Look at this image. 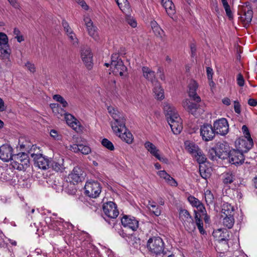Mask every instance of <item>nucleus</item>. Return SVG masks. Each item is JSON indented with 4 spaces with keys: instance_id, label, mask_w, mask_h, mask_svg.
Segmentation results:
<instances>
[{
    "instance_id": "f257e3e1",
    "label": "nucleus",
    "mask_w": 257,
    "mask_h": 257,
    "mask_svg": "<svg viewBox=\"0 0 257 257\" xmlns=\"http://www.w3.org/2000/svg\"><path fill=\"white\" fill-rule=\"evenodd\" d=\"M164 111L172 131L175 135L179 134L182 130V122L176 109L170 104L165 103Z\"/></svg>"
},
{
    "instance_id": "f03ea898",
    "label": "nucleus",
    "mask_w": 257,
    "mask_h": 257,
    "mask_svg": "<svg viewBox=\"0 0 257 257\" xmlns=\"http://www.w3.org/2000/svg\"><path fill=\"white\" fill-rule=\"evenodd\" d=\"M39 148L36 145H33L29 151V155L33 159L36 166L42 170L50 168V161L47 158L40 153Z\"/></svg>"
},
{
    "instance_id": "7ed1b4c3",
    "label": "nucleus",
    "mask_w": 257,
    "mask_h": 257,
    "mask_svg": "<svg viewBox=\"0 0 257 257\" xmlns=\"http://www.w3.org/2000/svg\"><path fill=\"white\" fill-rule=\"evenodd\" d=\"M147 247L151 253L156 255L167 254L164 249V242L159 236L150 238L147 241Z\"/></svg>"
},
{
    "instance_id": "20e7f679",
    "label": "nucleus",
    "mask_w": 257,
    "mask_h": 257,
    "mask_svg": "<svg viewBox=\"0 0 257 257\" xmlns=\"http://www.w3.org/2000/svg\"><path fill=\"white\" fill-rule=\"evenodd\" d=\"M110 68L112 72L115 75L122 76L124 73L126 71L127 68L123 64L120 58H119L118 53H113L111 55Z\"/></svg>"
},
{
    "instance_id": "39448f33",
    "label": "nucleus",
    "mask_w": 257,
    "mask_h": 257,
    "mask_svg": "<svg viewBox=\"0 0 257 257\" xmlns=\"http://www.w3.org/2000/svg\"><path fill=\"white\" fill-rule=\"evenodd\" d=\"M238 14L240 16L239 19L243 24L244 27H246L251 22L253 12L249 4H245V5L238 7Z\"/></svg>"
},
{
    "instance_id": "423d86ee",
    "label": "nucleus",
    "mask_w": 257,
    "mask_h": 257,
    "mask_svg": "<svg viewBox=\"0 0 257 257\" xmlns=\"http://www.w3.org/2000/svg\"><path fill=\"white\" fill-rule=\"evenodd\" d=\"M85 194L91 198L97 197L101 192L100 185L97 181H88L84 186Z\"/></svg>"
},
{
    "instance_id": "0eeeda50",
    "label": "nucleus",
    "mask_w": 257,
    "mask_h": 257,
    "mask_svg": "<svg viewBox=\"0 0 257 257\" xmlns=\"http://www.w3.org/2000/svg\"><path fill=\"white\" fill-rule=\"evenodd\" d=\"M108 111L113 118L114 121L111 122L112 129L116 130V126L120 124V127L123 128L125 118L123 115L113 107L109 106L107 108Z\"/></svg>"
},
{
    "instance_id": "6e6552de",
    "label": "nucleus",
    "mask_w": 257,
    "mask_h": 257,
    "mask_svg": "<svg viewBox=\"0 0 257 257\" xmlns=\"http://www.w3.org/2000/svg\"><path fill=\"white\" fill-rule=\"evenodd\" d=\"M200 102H193L188 99H186L182 102V105L186 110L195 116H198L204 110L201 108Z\"/></svg>"
},
{
    "instance_id": "1a4fd4ad",
    "label": "nucleus",
    "mask_w": 257,
    "mask_h": 257,
    "mask_svg": "<svg viewBox=\"0 0 257 257\" xmlns=\"http://www.w3.org/2000/svg\"><path fill=\"white\" fill-rule=\"evenodd\" d=\"M115 135L122 140L128 144L133 143L134 137L132 133L126 128L125 122H124L123 128L120 127V124L116 126V130L112 129Z\"/></svg>"
},
{
    "instance_id": "9d476101",
    "label": "nucleus",
    "mask_w": 257,
    "mask_h": 257,
    "mask_svg": "<svg viewBox=\"0 0 257 257\" xmlns=\"http://www.w3.org/2000/svg\"><path fill=\"white\" fill-rule=\"evenodd\" d=\"M11 50L8 44V38L6 34L0 32V55L6 59H9Z\"/></svg>"
},
{
    "instance_id": "9b49d317",
    "label": "nucleus",
    "mask_w": 257,
    "mask_h": 257,
    "mask_svg": "<svg viewBox=\"0 0 257 257\" xmlns=\"http://www.w3.org/2000/svg\"><path fill=\"white\" fill-rule=\"evenodd\" d=\"M236 150L242 153L247 152L251 149L253 143L252 139L239 138L235 142Z\"/></svg>"
},
{
    "instance_id": "f8f14e48",
    "label": "nucleus",
    "mask_w": 257,
    "mask_h": 257,
    "mask_svg": "<svg viewBox=\"0 0 257 257\" xmlns=\"http://www.w3.org/2000/svg\"><path fill=\"white\" fill-rule=\"evenodd\" d=\"M213 128L215 133L222 136L225 135L228 133L229 130L228 121L224 118L216 120L213 123Z\"/></svg>"
},
{
    "instance_id": "ddd939ff",
    "label": "nucleus",
    "mask_w": 257,
    "mask_h": 257,
    "mask_svg": "<svg viewBox=\"0 0 257 257\" xmlns=\"http://www.w3.org/2000/svg\"><path fill=\"white\" fill-rule=\"evenodd\" d=\"M85 174L79 167H75L68 176V180L73 185L81 182L84 179Z\"/></svg>"
},
{
    "instance_id": "4468645a",
    "label": "nucleus",
    "mask_w": 257,
    "mask_h": 257,
    "mask_svg": "<svg viewBox=\"0 0 257 257\" xmlns=\"http://www.w3.org/2000/svg\"><path fill=\"white\" fill-rule=\"evenodd\" d=\"M121 224L125 228L136 231L139 227V221L134 216L123 215L121 219Z\"/></svg>"
},
{
    "instance_id": "2eb2a0df",
    "label": "nucleus",
    "mask_w": 257,
    "mask_h": 257,
    "mask_svg": "<svg viewBox=\"0 0 257 257\" xmlns=\"http://www.w3.org/2000/svg\"><path fill=\"white\" fill-rule=\"evenodd\" d=\"M243 153L237 150H232L229 153L227 157L230 163L236 166L241 165L244 160Z\"/></svg>"
},
{
    "instance_id": "dca6fc26",
    "label": "nucleus",
    "mask_w": 257,
    "mask_h": 257,
    "mask_svg": "<svg viewBox=\"0 0 257 257\" xmlns=\"http://www.w3.org/2000/svg\"><path fill=\"white\" fill-rule=\"evenodd\" d=\"M200 135L203 141L208 142L213 140L215 132L211 125L204 124L200 128Z\"/></svg>"
},
{
    "instance_id": "f3484780",
    "label": "nucleus",
    "mask_w": 257,
    "mask_h": 257,
    "mask_svg": "<svg viewBox=\"0 0 257 257\" xmlns=\"http://www.w3.org/2000/svg\"><path fill=\"white\" fill-rule=\"evenodd\" d=\"M214 237L217 238L219 246L224 245L226 247L225 249L228 247L227 241L229 237L228 232L226 229H218L213 232Z\"/></svg>"
},
{
    "instance_id": "a211bd4d",
    "label": "nucleus",
    "mask_w": 257,
    "mask_h": 257,
    "mask_svg": "<svg viewBox=\"0 0 257 257\" xmlns=\"http://www.w3.org/2000/svg\"><path fill=\"white\" fill-rule=\"evenodd\" d=\"M103 211L106 216L111 218H115L119 213L115 204L111 201L103 204Z\"/></svg>"
},
{
    "instance_id": "6ab92c4d",
    "label": "nucleus",
    "mask_w": 257,
    "mask_h": 257,
    "mask_svg": "<svg viewBox=\"0 0 257 257\" xmlns=\"http://www.w3.org/2000/svg\"><path fill=\"white\" fill-rule=\"evenodd\" d=\"M13 148L9 145L5 144L0 147V159L9 162L13 160Z\"/></svg>"
},
{
    "instance_id": "aec40b11",
    "label": "nucleus",
    "mask_w": 257,
    "mask_h": 257,
    "mask_svg": "<svg viewBox=\"0 0 257 257\" xmlns=\"http://www.w3.org/2000/svg\"><path fill=\"white\" fill-rule=\"evenodd\" d=\"M198 85L196 81L194 80H191L188 84V93L189 96L192 99L197 102H201V98L197 94L196 90L198 88Z\"/></svg>"
},
{
    "instance_id": "412c9836",
    "label": "nucleus",
    "mask_w": 257,
    "mask_h": 257,
    "mask_svg": "<svg viewBox=\"0 0 257 257\" xmlns=\"http://www.w3.org/2000/svg\"><path fill=\"white\" fill-rule=\"evenodd\" d=\"M81 58L85 66L90 69L92 65L93 55L91 51L89 48H85L81 50Z\"/></svg>"
},
{
    "instance_id": "4be33fe9",
    "label": "nucleus",
    "mask_w": 257,
    "mask_h": 257,
    "mask_svg": "<svg viewBox=\"0 0 257 257\" xmlns=\"http://www.w3.org/2000/svg\"><path fill=\"white\" fill-rule=\"evenodd\" d=\"M65 119L67 124L74 130L76 132H79L81 131V126L80 122L70 113H65Z\"/></svg>"
},
{
    "instance_id": "5701e85b",
    "label": "nucleus",
    "mask_w": 257,
    "mask_h": 257,
    "mask_svg": "<svg viewBox=\"0 0 257 257\" xmlns=\"http://www.w3.org/2000/svg\"><path fill=\"white\" fill-rule=\"evenodd\" d=\"M28 156L25 153L18 154L14 156V163L16 165L18 164L19 166L17 167L18 169H21L22 168H24L25 166H27L29 163L28 159Z\"/></svg>"
},
{
    "instance_id": "b1692460",
    "label": "nucleus",
    "mask_w": 257,
    "mask_h": 257,
    "mask_svg": "<svg viewBox=\"0 0 257 257\" xmlns=\"http://www.w3.org/2000/svg\"><path fill=\"white\" fill-rule=\"evenodd\" d=\"M84 21L87 28L88 34L95 40L98 39V36L97 32V28L93 25V23L90 18L84 17Z\"/></svg>"
},
{
    "instance_id": "393cba45",
    "label": "nucleus",
    "mask_w": 257,
    "mask_h": 257,
    "mask_svg": "<svg viewBox=\"0 0 257 257\" xmlns=\"http://www.w3.org/2000/svg\"><path fill=\"white\" fill-rule=\"evenodd\" d=\"M64 159L61 156L55 157L50 161V168L56 172H62L65 168L64 166Z\"/></svg>"
},
{
    "instance_id": "a878e982",
    "label": "nucleus",
    "mask_w": 257,
    "mask_h": 257,
    "mask_svg": "<svg viewBox=\"0 0 257 257\" xmlns=\"http://www.w3.org/2000/svg\"><path fill=\"white\" fill-rule=\"evenodd\" d=\"M144 146L147 150L150 153V154L155 157L159 161L162 162L165 161L166 159L163 157H161L159 154V150L153 143L149 141H147L145 143Z\"/></svg>"
},
{
    "instance_id": "bb28decb",
    "label": "nucleus",
    "mask_w": 257,
    "mask_h": 257,
    "mask_svg": "<svg viewBox=\"0 0 257 257\" xmlns=\"http://www.w3.org/2000/svg\"><path fill=\"white\" fill-rule=\"evenodd\" d=\"M158 175L161 178L164 179L167 183L170 185L176 187L178 185L177 182L165 170L159 171L157 172Z\"/></svg>"
},
{
    "instance_id": "cd10ccee",
    "label": "nucleus",
    "mask_w": 257,
    "mask_h": 257,
    "mask_svg": "<svg viewBox=\"0 0 257 257\" xmlns=\"http://www.w3.org/2000/svg\"><path fill=\"white\" fill-rule=\"evenodd\" d=\"M162 6L164 8L168 15L172 18L175 14V6L171 0H163L161 1Z\"/></svg>"
},
{
    "instance_id": "c85d7f7f",
    "label": "nucleus",
    "mask_w": 257,
    "mask_h": 257,
    "mask_svg": "<svg viewBox=\"0 0 257 257\" xmlns=\"http://www.w3.org/2000/svg\"><path fill=\"white\" fill-rule=\"evenodd\" d=\"M184 146L186 151L192 156H194L201 150L196 144L190 141H185Z\"/></svg>"
},
{
    "instance_id": "c756f323",
    "label": "nucleus",
    "mask_w": 257,
    "mask_h": 257,
    "mask_svg": "<svg viewBox=\"0 0 257 257\" xmlns=\"http://www.w3.org/2000/svg\"><path fill=\"white\" fill-rule=\"evenodd\" d=\"M142 72L144 77L148 81H151L153 84H154L156 81L155 73L148 67H143L142 68Z\"/></svg>"
},
{
    "instance_id": "7c9ffc66",
    "label": "nucleus",
    "mask_w": 257,
    "mask_h": 257,
    "mask_svg": "<svg viewBox=\"0 0 257 257\" xmlns=\"http://www.w3.org/2000/svg\"><path fill=\"white\" fill-rule=\"evenodd\" d=\"M215 149L218 158L223 160L227 158L229 153L228 152L227 149L225 148L223 144L218 145Z\"/></svg>"
},
{
    "instance_id": "2f4dec72",
    "label": "nucleus",
    "mask_w": 257,
    "mask_h": 257,
    "mask_svg": "<svg viewBox=\"0 0 257 257\" xmlns=\"http://www.w3.org/2000/svg\"><path fill=\"white\" fill-rule=\"evenodd\" d=\"M153 85L154 86L153 91L155 94V98L158 100H162L164 99V90L160 84L158 82H156Z\"/></svg>"
},
{
    "instance_id": "473e14b6",
    "label": "nucleus",
    "mask_w": 257,
    "mask_h": 257,
    "mask_svg": "<svg viewBox=\"0 0 257 257\" xmlns=\"http://www.w3.org/2000/svg\"><path fill=\"white\" fill-rule=\"evenodd\" d=\"M151 26L155 35L159 38H162L164 36V32L159 24L155 21L151 22Z\"/></svg>"
},
{
    "instance_id": "72a5a7b5",
    "label": "nucleus",
    "mask_w": 257,
    "mask_h": 257,
    "mask_svg": "<svg viewBox=\"0 0 257 257\" xmlns=\"http://www.w3.org/2000/svg\"><path fill=\"white\" fill-rule=\"evenodd\" d=\"M234 209L233 206L228 203H223L222 206L221 213L223 216H233Z\"/></svg>"
},
{
    "instance_id": "f704fd0d",
    "label": "nucleus",
    "mask_w": 257,
    "mask_h": 257,
    "mask_svg": "<svg viewBox=\"0 0 257 257\" xmlns=\"http://www.w3.org/2000/svg\"><path fill=\"white\" fill-rule=\"evenodd\" d=\"M51 108L53 112L56 115L58 118L60 116L64 115L66 113L65 110L60 107L59 104L56 103H51L50 105Z\"/></svg>"
},
{
    "instance_id": "c9c22d12",
    "label": "nucleus",
    "mask_w": 257,
    "mask_h": 257,
    "mask_svg": "<svg viewBox=\"0 0 257 257\" xmlns=\"http://www.w3.org/2000/svg\"><path fill=\"white\" fill-rule=\"evenodd\" d=\"M194 212H195V223L198 227V229L200 233L201 234H204L205 231L203 228V221L200 219L201 215L199 213L197 212L196 211H194Z\"/></svg>"
},
{
    "instance_id": "e433bc0d",
    "label": "nucleus",
    "mask_w": 257,
    "mask_h": 257,
    "mask_svg": "<svg viewBox=\"0 0 257 257\" xmlns=\"http://www.w3.org/2000/svg\"><path fill=\"white\" fill-rule=\"evenodd\" d=\"M148 206L150 211L156 216H159L161 215V208L159 206H157L156 203L155 202L149 200L148 201Z\"/></svg>"
},
{
    "instance_id": "4c0bfd02",
    "label": "nucleus",
    "mask_w": 257,
    "mask_h": 257,
    "mask_svg": "<svg viewBox=\"0 0 257 257\" xmlns=\"http://www.w3.org/2000/svg\"><path fill=\"white\" fill-rule=\"evenodd\" d=\"M119 9L124 13L130 12V6L127 0H115Z\"/></svg>"
},
{
    "instance_id": "58836bf2",
    "label": "nucleus",
    "mask_w": 257,
    "mask_h": 257,
    "mask_svg": "<svg viewBox=\"0 0 257 257\" xmlns=\"http://www.w3.org/2000/svg\"><path fill=\"white\" fill-rule=\"evenodd\" d=\"M222 217H223V224L228 228H231L234 223L233 216H223V215H222Z\"/></svg>"
},
{
    "instance_id": "ea45409f",
    "label": "nucleus",
    "mask_w": 257,
    "mask_h": 257,
    "mask_svg": "<svg viewBox=\"0 0 257 257\" xmlns=\"http://www.w3.org/2000/svg\"><path fill=\"white\" fill-rule=\"evenodd\" d=\"M179 218L183 223L187 221H191V218H192L189 212L185 209L180 210Z\"/></svg>"
},
{
    "instance_id": "a19ab883",
    "label": "nucleus",
    "mask_w": 257,
    "mask_h": 257,
    "mask_svg": "<svg viewBox=\"0 0 257 257\" xmlns=\"http://www.w3.org/2000/svg\"><path fill=\"white\" fill-rule=\"evenodd\" d=\"M234 179V176L231 172H226L223 174V181L225 184H230Z\"/></svg>"
},
{
    "instance_id": "79ce46f5",
    "label": "nucleus",
    "mask_w": 257,
    "mask_h": 257,
    "mask_svg": "<svg viewBox=\"0 0 257 257\" xmlns=\"http://www.w3.org/2000/svg\"><path fill=\"white\" fill-rule=\"evenodd\" d=\"M193 157H195V159L200 164V165H201V164H203L204 163H205L206 160V158L202 153L201 150L199 151L197 154H195Z\"/></svg>"
},
{
    "instance_id": "37998d69",
    "label": "nucleus",
    "mask_w": 257,
    "mask_h": 257,
    "mask_svg": "<svg viewBox=\"0 0 257 257\" xmlns=\"http://www.w3.org/2000/svg\"><path fill=\"white\" fill-rule=\"evenodd\" d=\"M204 197L205 201L208 205L212 204L213 202L214 196L210 190H206L205 191Z\"/></svg>"
},
{
    "instance_id": "c03bdc74",
    "label": "nucleus",
    "mask_w": 257,
    "mask_h": 257,
    "mask_svg": "<svg viewBox=\"0 0 257 257\" xmlns=\"http://www.w3.org/2000/svg\"><path fill=\"white\" fill-rule=\"evenodd\" d=\"M183 224L186 229L189 232H191L195 229V225L192 218L191 221H187Z\"/></svg>"
},
{
    "instance_id": "a18cd8bd",
    "label": "nucleus",
    "mask_w": 257,
    "mask_h": 257,
    "mask_svg": "<svg viewBox=\"0 0 257 257\" xmlns=\"http://www.w3.org/2000/svg\"><path fill=\"white\" fill-rule=\"evenodd\" d=\"M199 172L201 176L205 179H207L210 176V172L209 171V169L207 170L205 169V167L203 165H200L199 167Z\"/></svg>"
},
{
    "instance_id": "49530a36",
    "label": "nucleus",
    "mask_w": 257,
    "mask_h": 257,
    "mask_svg": "<svg viewBox=\"0 0 257 257\" xmlns=\"http://www.w3.org/2000/svg\"><path fill=\"white\" fill-rule=\"evenodd\" d=\"M53 98L55 101L60 103L63 107H66L68 106L67 102L60 95H59V94L54 95L53 96Z\"/></svg>"
},
{
    "instance_id": "de8ad7c7",
    "label": "nucleus",
    "mask_w": 257,
    "mask_h": 257,
    "mask_svg": "<svg viewBox=\"0 0 257 257\" xmlns=\"http://www.w3.org/2000/svg\"><path fill=\"white\" fill-rule=\"evenodd\" d=\"M55 225L57 227L55 229L58 230L60 231H63V228L68 227L70 224L67 222L57 221L55 223Z\"/></svg>"
},
{
    "instance_id": "09e8293b",
    "label": "nucleus",
    "mask_w": 257,
    "mask_h": 257,
    "mask_svg": "<svg viewBox=\"0 0 257 257\" xmlns=\"http://www.w3.org/2000/svg\"><path fill=\"white\" fill-rule=\"evenodd\" d=\"M102 145L110 151H113L114 149V146L112 142L107 139H103L101 141Z\"/></svg>"
},
{
    "instance_id": "8fccbe9b",
    "label": "nucleus",
    "mask_w": 257,
    "mask_h": 257,
    "mask_svg": "<svg viewBox=\"0 0 257 257\" xmlns=\"http://www.w3.org/2000/svg\"><path fill=\"white\" fill-rule=\"evenodd\" d=\"M188 200L189 203L193 206L196 207L201 202L197 198L193 196H190L188 198Z\"/></svg>"
},
{
    "instance_id": "3c124183",
    "label": "nucleus",
    "mask_w": 257,
    "mask_h": 257,
    "mask_svg": "<svg viewBox=\"0 0 257 257\" xmlns=\"http://www.w3.org/2000/svg\"><path fill=\"white\" fill-rule=\"evenodd\" d=\"M79 152H81L82 154L87 155L91 152V149L88 146L80 144L79 145Z\"/></svg>"
},
{
    "instance_id": "603ef678",
    "label": "nucleus",
    "mask_w": 257,
    "mask_h": 257,
    "mask_svg": "<svg viewBox=\"0 0 257 257\" xmlns=\"http://www.w3.org/2000/svg\"><path fill=\"white\" fill-rule=\"evenodd\" d=\"M69 38V41L74 46L78 45V39L76 38V35L73 32L67 35Z\"/></svg>"
},
{
    "instance_id": "864d4df0",
    "label": "nucleus",
    "mask_w": 257,
    "mask_h": 257,
    "mask_svg": "<svg viewBox=\"0 0 257 257\" xmlns=\"http://www.w3.org/2000/svg\"><path fill=\"white\" fill-rule=\"evenodd\" d=\"M50 135L55 140H60L62 139L61 135L55 130H51Z\"/></svg>"
},
{
    "instance_id": "5fc2aeb1",
    "label": "nucleus",
    "mask_w": 257,
    "mask_h": 257,
    "mask_svg": "<svg viewBox=\"0 0 257 257\" xmlns=\"http://www.w3.org/2000/svg\"><path fill=\"white\" fill-rule=\"evenodd\" d=\"M208 157L212 160H216L217 155L216 154V149L212 148L209 150L208 151Z\"/></svg>"
},
{
    "instance_id": "6e6d98bb",
    "label": "nucleus",
    "mask_w": 257,
    "mask_h": 257,
    "mask_svg": "<svg viewBox=\"0 0 257 257\" xmlns=\"http://www.w3.org/2000/svg\"><path fill=\"white\" fill-rule=\"evenodd\" d=\"M26 68L31 73H35L36 71V67L35 64L30 61H27L25 65Z\"/></svg>"
},
{
    "instance_id": "4d7b16f0",
    "label": "nucleus",
    "mask_w": 257,
    "mask_h": 257,
    "mask_svg": "<svg viewBox=\"0 0 257 257\" xmlns=\"http://www.w3.org/2000/svg\"><path fill=\"white\" fill-rule=\"evenodd\" d=\"M126 21L128 24H129L133 28H136L137 26V23L135 19L131 16H127Z\"/></svg>"
},
{
    "instance_id": "13d9d810",
    "label": "nucleus",
    "mask_w": 257,
    "mask_h": 257,
    "mask_svg": "<svg viewBox=\"0 0 257 257\" xmlns=\"http://www.w3.org/2000/svg\"><path fill=\"white\" fill-rule=\"evenodd\" d=\"M242 131L244 135V138L251 139L248 127L243 125L242 127Z\"/></svg>"
},
{
    "instance_id": "bf43d9fd",
    "label": "nucleus",
    "mask_w": 257,
    "mask_h": 257,
    "mask_svg": "<svg viewBox=\"0 0 257 257\" xmlns=\"http://www.w3.org/2000/svg\"><path fill=\"white\" fill-rule=\"evenodd\" d=\"M236 81L237 84L239 86L242 87L244 85V79L243 78L242 75L240 73L238 74L237 76Z\"/></svg>"
},
{
    "instance_id": "052dcab7",
    "label": "nucleus",
    "mask_w": 257,
    "mask_h": 257,
    "mask_svg": "<svg viewBox=\"0 0 257 257\" xmlns=\"http://www.w3.org/2000/svg\"><path fill=\"white\" fill-rule=\"evenodd\" d=\"M223 6L224 9H225L226 15L228 17L229 19H231L232 18V14L228 4H226V5H223Z\"/></svg>"
},
{
    "instance_id": "680f3d73",
    "label": "nucleus",
    "mask_w": 257,
    "mask_h": 257,
    "mask_svg": "<svg viewBox=\"0 0 257 257\" xmlns=\"http://www.w3.org/2000/svg\"><path fill=\"white\" fill-rule=\"evenodd\" d=\"M223 6L224 9H225L226 15L228 17L229 19H231L232 18V14L228 4H226V5H223Z\"/></svg>"
},
{
    "instance_id": "e2e57ef3",
    "label": "nucleus",
    "mask_w": 257,
    "mask_h": 257,
    "mask_svg": "<svg viewBox=\"0 0 257 257\" xmlns=\"http://www.w3.org/2000/svg\"><path fill=\"white\" fill-rule=\"evenodd\" d=\"M234 109L235 112L238 114H240L241 113V106L238 101H234Z\"/></svg>"
},
{
    "instance_id": "0e129e2a",
    "label": "nucleus",
    "mask_w": 257,
    "mask_h": 257,
    "mask_svg": "<svg viewBox=\"0 0 257 257\" xmlns=\"http://www.w3.org/2000/svg\"><path fill=\"white\" fill-rule=\"evenodd\" d=\"M198 211L202 214V215L205 214L206 210L202 203H200L198 206L196 207Z\"/></svg>"
},
{
    "instance_id": "69168bd1",
    "label": "nucleus",
    "mask_w": 257,
    "mask_h": 257,
    "mask_svg": "<svg viewBox=\"0 0 257 257\" xmlns=\"http://www.w3.org/2000/svg\"><path fill=\"white\" fill-rule=\"evenodd\" d=\"M70 149L75 153H78L80 151L79 145L73 144L71 145Z\"/></svg>"
},
{
    "instance_id": "338daca9",
    "label": "nucleus",
    "mask_w": 257,
    "mask_h": 257,
    "mask_svg": "<svg viewBox=\"0 0 257 257\" xmlns=\"http://www.w3.org/2000/svg\"><path fill=\"white\" fill-rule=\"evenodd\" d=\"M75 1L84 10H87L88 9V6L83 0H75Z\"/></svg>"
},
{
    "instance_id": "774afa93",
    "label": "nucleus",
    "mask_w": 257,
    "mask_h": 257,
    "mask_svg": "<svg viewBox=\"0 0 257 257\" xmlns=\"http://www.w3.org/2000/svg\"><path fill=\"white\" fill-rule=\"evenodd\" d=\"M248 104L251 106H255L257 105V100L254 99L250 98L248 100Z\"/></svg>"
}]
</instances>
